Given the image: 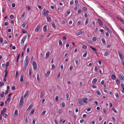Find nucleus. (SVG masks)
<instances>
[{
    "label": "nucleus",
    "mask_w": 124,
    "mask_h": 124,
    "mask_svg": "<svg viewBox=\"0 0 124 124\" xmlns=\"http://www.w3.org/2000/svg\"><path fill=\"white\" fill-rule=\"evenodd\" d=\"M49 13V11L47 10L45 12L43 13V15L45 16H47Z\"/></svg>",
    "instance_id": "f8f14e48"
},
{
    "label": "nucleus",
    "mask_w": 124,
    "mask_h": 124,
    "mask_svg": "<svg viewBox=\"0 0 124 124\" xmlns=\"http://www.w3.org/2000/svg\"><path fill=\"white\" fill-rule=\"evenodd\" d=\"M101 40H102V43H103L104 44H106V42H105V39L104 38H102L101 39Z\"/></svg>",
    "instance_id": "c85d7f7f"
},
{
    "label": "nucleus",
    "mask_w": 124,
    "mask_h": 124,
    "mask_svg": "<svg viewBox=\"0 0 124 124\" xmlns=\"http://www.w3.org/2000/svg\"><path fill=\"white\" fill-rule=\"evenodd\" d=\"M88 100V98L85 97L81 99L80 98H79L78 99L79 103L81 105H83V103H87V101Z\"/></svg>",
    "instance_id": "f257e3e1"
},
{
    "label": "nucleus",
    "mask_w": 124,
    "mask_h": 124,
    "mask_svg": "<svg viewBox=\"0 0 124 124\" xmlns=\"http://www.w3.org/2000/svg\"><path fill=\"white\" fill-rule=\"evenodd\" d=\"M117 18L118 20L120 21L121 22L123 20L121 18L119 17H117Z\"/></svg>",
    "instance_id": "052dcab7"
},
{
    "label": "nucleus",
    "mask_w": 124,
    "mask_h": 124,
    "mask_svg": "<svg viewBox=\"0 0 124 124\" xmlns=\"http://www.w3.org/2000/svg\"><path fill=\"white\" fill-rule=\"evenodd\" d=\"M0 42L1 43L3 42V39L1 37L0 38Z\"/></svg>",
    "instance_id": "4d7b16f0"
},
{
    "label": "nucleus",
    "mask_w": 124,
    "mask_h": 124,
    "mask_svg": "<svg viewBox=\"0 0 124 124\" xmlns=\"http://www.w3.org/2000/svg\"><path fill=\"white\" fill-rule=\"evenodd\" d=\"M50 72L49 71H48L47 72L46 75L48 77V76L50 75Z\"/></svg>",
    "instance_id": "58836bf2"
},
{
    "label": "nucleus",
    "mask_w": 124,
    "mask_h": 124,
    "mask_svg": "<svg viewBox=\"0 0 124 124\" xmlns=\"http://www.w3.org/2000/svg\"><path fill=\"white\" fill-rule=\"evenodd\" d=\"M23 96H22L20 100V101L19 104V106L21 107L23 105L24 103V101H23Z\"/></svg>",
    "instance_id": "f03ea898"
},
{
    "label": "nucleus",
    "mask_w": 124,
    "mask_h": 124,
    "mask_svg": "<svg viewBox=\"0 0 124 124\" xmlns=\"http://www.w3.org/2000/svg\"><path fill=\"white\" fill-rule=\"evenodd\" d=\"M66 100L67 101L68 100L69 95L68 93H66Z\"/></svg>",
    "instance_id": "13d9d810"
},
{
    "label": "nucleus",
    "mask_w": 124,
    "mask_h": 124,
    "mask_svg": "<svg viewBox=\"0 0 124 124\" xmlns=\"http://www.w3.org/2000/svg\"><path fill=\"white\" fill-rule=\"evenodd\" d=\"M87 53L85 52V53L83 55V57L84 58L86 56Z\"/></svg>",
    "instance_id": "bf43d9fd"
},
{
    "label": "nucleus",
    "mask_w": 124,
    "mask_h": 124,
    "mask_svg": "<svg viewBox=\"0 0 124 124\" xmlns=\"http://www.w3.org/2000/svg\"><path fill=\"white\" fill-rule=\"evenodd\" d=\"M4 92L3 91H2V93L0 95V96L1 97H3L4 96Z\"/></svg>",
    "instance_id": "79ce46f5"
},
{
    "label": "nucleus",
    "mask_w": 124,
    "mask_h": 124,
    "mask_svg": "<svg viewBox=\"0 0 124 124\" xmlns=\"http://www.w3.org/2000/svg\"><path fill=\"white\" fill-rule=\"evenodd\" d=\"M89 22V19L88 18H87L86 19L85 23V25H87V23H88V22Z\"/></svg>",
    "instance_id": "2f4dec72"
},
{
    "label": "nucleus",
    "mask_w": 124,
    "mask_h": 124,
    "mask_svg": "<svg viewBox=\"0 0 124 124\" xmlns=\"http://www.w3.org/2000/svg\"><path fill=\"white\" fill-rule=\"evenodd\" d=\"M33 107V106L32 105H30L28 108H27V111H29V110L31 108Z\"/></svg>",
    "instance_id": "dca6fc26"
},
{
    "label": "nucleus",
    "mask_w": 124,
    "mask_h": 124,
    "mask_svg": "<svg viewBox=\"0 0 124 124\" xmlns=\"http://www.w3.org/2000/svg\"><path fill=\"white\" fill-rule=\"evenodd\" d=\"M115 95L116 98H118L119 97V95L117 93H116L115 94Z\"/></svg>",
    "instance_id": "de8ad7c7"
},
{
    "label": "nucleus",
    "mask_w": 124,
    "mask_h": 124,
    "mask_svg": "<svg viewBox=\"0 0 124 124\" xmlns=\"http://www.w3.org/2000/svg\"><path fill=\"white\" fill-rule=\"evenodd\" d=\"M37 80L38 82H40V80L39 79V74H37Z\"/></svg>",
    "instance_id": "bb28decb"
},
{
    "label": "nucleus",
    "mask_w": 124,
    "mask_h": 124,
    "mask_svg": "<svg viewBox=\"0 0 124 124\" xmlns=\"http://www.w3.org/2000/svg\"><path fill=\"white\" fill-rule=\"evenodd\" d=\"M58 98L59 97L58 96H56L55 99L56 101H58L59 100Z\"/></svg>",
    "instance_id": "3c124183"
},
{
    "label": "nucleus",
    "mask_w": 124,
    "mask_h": 124,
    "mask_svg": "<svg viewBox=\"0 0 124 124\" xmlns=\"http://www.w3.org/2000/svg\"><path fill=\"white\" fill-rule=\"evenodd\" d=\"M23 74H22L20 77V81L21 82H22L23 81Z\"/></svg>",
    "instance_id": "4468645a"
},
{
    "label": "nucleus",
    "mask_w": 124,
    "mask_h": 124,
    "mask_svg": "<svg viewBox=\"0 0 124 124\" xmlns=\"http://www.w3.org/2000/svg\"><path fill=\"white\" fill-rule=\"evenodd\" d=\"M29 91H27L26 92L25 94L24 95V98H25L29 93Z\"/></svg>",
    "instance_id": "a211bd4d"
},
{
    "label": "nucleus",
    "mask_w": 124,
    "mask_h": 124,
    "mask_svg": "<svg viewBox=\"0 0 124 124\" xmlns=\"http://www.w3.org/2000/svg\"><path fill=\"white\" fill-rule=\"evenodd\" d=\"M29 62L28 60V56H27L25 58V60L24 61V64H26L27 65H28Z\"/></svg>",
    "instance_id": "423d86ee"
},
{
    "label": "nucleus",
    "mask_w": 124,
    "mask_h": 124,
    "mask_svg": "<svg viewBox=\"0 0 124 124\" xmlns=\"http://www.w3.org/2000/svg\"><path fill=\"white\" fill-rule=\"evenodd\" d=\"M40 26L41 24L40 23L39 24L37 27L35 29V31L36 32H37L39 31V30L40 29Z\"/></svg>",
    "instance_id": "39448f33"
},
{
    "label": "nucleus",
    "mask_w": 124,
    "mask_h": 124,
    "mask_svg": "<svg viewBox=\"0 0 124 124\" xmlns=\"http://www.w3.org/2000/svg\"><path fill=\"white\" fill-rule=\"evenodd\" d=\"M26 8L28 9V11H30L31 9V8L29 6H26Z\"/></svg>",
    "instance_id": "864d4df0"
},
{
    "label": "nucleus",
    "mask_w": 124,
    "mask_h": 124,
    "mask_svg": "<svg viewBox=\"0 0 124 124\" xmlns=\"http://www.w3.org/2000/svg\"><path fill=\"white\" fill-rule=\"evenodd\" d=\"M10 18L11 19H13L14 18V16L13 15H11L9 16Z\"/></svg>",
    "instance_id": "c03bdc74"
},
{
    "label": "nucleus",
    "mask_w": 124,
    "mask_h": 124,
    "mask_svg": "<svg viewBox=\"0 0 124 124\" xmlns=\"http://www.w3.org/2000/svg\"><path fill=\"white\" fill-rule=\"evenodd\" d=\"M98 21L100 25L101 26H102L103 25L102 21L99 19H98Z\"/></svg>",
    "instance_id": "9d476101"
},
{
    "label": "nucleus",
    "mask_w": 124,
    "mask_h": 124,
    "mask_svg": "<svg viewBox=\"0 0 124 124\" xmlns=\"http://www.w3.org/2000/svg\"><path fill=\"white\" fill-rule=\"evenodd\" d=\"M46 110H44L43 112L41 114L42 115H44L46 113Z\"/></svg>",
    "instance_id": "5fc2aeb1"
},
{
    "label": "nucleus",
    "mask_w": 124,
    "mask_h": 124,
    "mask_svg": "<svg viewBox=\"0 0 124 124\" xmlns=\"http://www.w3.org/2000/svg\"><path fill=\"white\" fill-rule=\"evenodd\" d=\"M35 111V110L34 109H33L30 112V114H31V115L33 114L34 113Z\"/></svg>",
    "instance_id": "ea45409f"
},
{
    "label": "nucleus",
    "mask_w": 124,
    "mask_h": 124,
    "mask_svg": "<svg viewBox=\"0 0 124 124\" xmlns=\"http://www.w3.org/2000/svg\"><path fill=\"white\" fill-rule=\"evenodd\" d=\"M69 46V43H67L66 45V47L67 48Z\"/></svg>",
    "instance_id": "0e129e2a"
},
{
    "label": "nucleus",
    "mask_w": 124,
    "mask_h": 124,
    "mask_svg": "<svg viewBox=\"0 0 124 124\" xmlns=\"http://www.w3.org/2000/svg\"><path fill=\"white\" fill-rule=\"evenodd\" d=\"M70 13V11H67V14L65 16V17H66L67 16L69 15V14Z\"/></svg>",
    "instance_id": "37998d69"
},
{
    "label": "nucleus",
    "mask_w": 124,
    "mask_h": 124,
    "mask_svg": "<svg viewBox=\"0 0 124 124\" xmlns=\"http://www.w3.org/2000/svg\"><path fill=\"white\" fill-rule=\"evenodd\" d=\"M92 39L93 41L94 42L96 41L97 40L96 38L95 37H93Z\"/></svg>",
    "instance_id": "c756f323"
},
{
    "label": "nucleus",
    "mask_w": 124,
    "mask_h": 124,
    "mask_svg": "<svg viewBox=\"0 0 124 124\" xmlns=\"http://www.w3.org/2000/svg\"><path fill=\"white\" fill-rule=\"evenodd\" d=\"M44 96V93H43V92H42L41 93V94L40 95V98H42Z\"/></svg>",
    "instance_id": "b1692460"
},
{
    "label": "nucleus",
    "mask_w": 124,
    "mask_h": 124,
    "mask_svg": "<svg viewBox=\"0 0 124 124\" xmlns=\"http://www.w3.org/2000/svg\"><path fill=\"white\" fill-rule=\"evenodd\" d=\"M116 82L117 85H118L120 84V81L119 80L117 79L116 80Z\"/></svg>",
    "instance_id": "393cba45"
},
{
    "label": "nucleus",
    "mask_w": 124,
    "mask_h": 124,
    "mask_svg": "<svg viewBox=\"0 0 124 124\" xmlns=\"http://www.w3.org/2000/svg\"><path fill=\"white\" fill-rule=\"evenodd\" d=\"M7 69H6L5 70V75H4V77H6L8 75V71L7 70Z\"/></svg>",
    "instance_id": "f3484780"
},
{
    "label": "nucleus",
    "mask_w": 124,
    "mask_h": 124,
    "mask_svg": "<svg viewBox=\"0 0 124 124\" xmlns=\"http://www.w3.org/2000/svg\"><path fill=\"white\" fill-rule=\"evenodd\" d=\"M112 110H113V111L115 113H118V112L114 108H113L112 109Z\"/></svg>",
    "instance_id": "7c9ffc66"
},
{
    "label": "nucleus",
    "mask_w": 124,
    "mask_h": 124,
    "mask_svg": "<svg viewBox=\"0 0 124 124\" xmlns=\"http://www.w3.org/2000/svg\"><path fill=\"white\" fill-rule=\"evenodd\" d=\"M62 107L64 108L65 106V104L64 102H62Z\"/></svg>",
    "instance_id": "e433bc0d"
},
{
    "label": "nucleus",
    "mask_w": 124,
    "mask_h": 124,
    "mask_svg": "<svg viewBox=\"0 0 124 124\" xmlns=\"http://www.w3.org/2000/svg\"><path fill=\"white\" fill-rule=\"evenodd\" d=\"M62 39L65 40H66L67 39V38L66 36H64L62 37Z\"/></svg>",
    "instance_id": "603ef678"
},
{
    "label": "nucleus",
    "mask_w": 124,
    "mask_h": 124,
    "mask_svg": "<svg viewBox=\"0 0 124 124\" xmlns=\"http://www.w3.org/2000/svg\"><path fill=\"white\" fill-rule=\"evenodd\" d=\"M18 71H17L16 74V76L15 77L16 78L17 77L18 75Z\"/></svg>",
    "instance_id": "6e6d98bb"
},
{
    "label": "nucleus",
    "mask_w": 124,
    "mask_h": 124,
    "mask_svg": "<svg viewBox=\"0 0 124 124\" xmlns=\"http://www.w3.org/2000/svg\"><path fill=\"white\" fill-rule=\"evenodd\" d=\"M50 54V52H47L46 54V58H47L49 56Z\"/></svg>",
    "instance_id": "6ab92c4d"
},
{
    "label": "nucleus",
    "mask_w": 124,
    "mask_h": 124,
    "mask_svg": "<svg viewBox=\"0 0 124 124\" xmlns=\"http://www.w3.org/2000/svg\"><path fill=\"white\" fill-rule=\"evenodd\" d=\"M96 93L98 95H100L101 94V93L100 91L98 90H97L96 91Z\"/></svg>",
    "instance_id": "a19ab883"
},
{
    "label": "nucleus",
    "mask_w": 124,
    "mask_h": 124,
    "mask_svg": "<svg viewBox=\"0 0 124 124\" xmlns=\"http://www.w3.org/2000/svg\"><path fill=\"white\" fill-rule=\"evenodd\" d=\"M16 5L15 3H13L12 4V6L14 8L15 7Z\"/></svg>",
    "instance_id": "774afa93"
},
{
    "label": "nucleus",
    "mask_w": 124,
    "mask_h": 124,
    "mask_svg": "<svg viewBox=\"0 0 124 124\" xmlns=\"http://www.w3.org/2000/svg\"><path fill=\"white\" fill-rule=\"evenodd\" d=\"M3 115V116H4V117L5 118L7 117V114H4Z\"/></svg>",
    "instance_id": "338daca9"
},
{
    "label": "nucleus",
    "mask_w": 124,
    "mask_h": 124,
    "mask_svg": "<svg viewBox=\"0 0 124 124\" xmlns=\"http://www.w3.org/2000/svg\"><path fill=\"white\" fill-rule=\"evenodd\" d=\"M52 26L54 29H55L56 26L54 23H53L52 24Z\"/></svg>",
    "instance_id": "8fccbe9b"
},
{
    "label": "nucleus",
    "mask_w": 124,
    "mask_h": 124,
    "mask_svg": "<svg viewBox=\"0 0 124 124\" xmlns=\"http://www.w3.org/2000/svg\"><path fill=\"white\" fill-rule=\"evenodd\" d=\"M28 21L27 20H25L23 23L22 24V27L23 28H24L25 27Z\"/></svg>",
    "instance_id": "1a4fd4ad"
},
{
    "label": "nucleus",
    "mask_w": 124,
    "mask_h": 124,
    "mask_svg": "<svg viewBox=\"0 0 124 124\" xmlns=\"http://www.w3.org/2000/svg\"><path fill=\"white\" fill-rule=\"evenodd\" d=\"M27 65L26 64H24V66L23 68V71H24L26 69Z\"/></svg>",
    "instance_id": "5701e85b"
},
{
    "label": "nucleus",
    "mask_w": 124,
    "mask_h": 124,
    "mask_svg": "<svg viewBox=\"0 0 124 124\" xmlns=\"http://www.w3.org/2000/svg\"><path fill=\"white\" fill-rule=\"evenodd\" d=\"M6 111V108H4L1 111L0 115V116H1L2 115H3L4 113Z\"/></svg>",
    "instance_id": "6e6552de"
},
{
    "label": "nucleus",
    "mask_w": 124,
    "mask_h": 124,
    "mask_svg": "<svg viewBox=\"0 0 124 124\" xmlns=\"http://www.w3.org/2000/svg\"><path fill=\"white\" fill-rule=\"evenodd\" d=\"M4 85V83L3 82H1V84H0V86H2L3 85Z\"/></svg>",
    "instance_id": "69168bd1"
},
{
    "label": "nucleus",
    "mask_w": 124,
    "mask_h": 124,
    "mask_svg": "<svg viewBox=\"0 0 124 124\" xmlns=\"http://www.w3.org/2000/svg\"><path fill=\"white\" fill-rule=\"evenodd\" d=\"M9 62H6V69H7V67H8V66H9Z\"/></svg>",
    "instance_id": "c9c22d12"
},
{
    "label": "nucleus",
    "mask_w": 124,
    "mask_h": 124,
    "mask_svg": "<svg viewBox=\"0 0 124 124\" xmlns=\"http://www.w3.org/2000/svg\"><path fill=\"white\" fill-rule=\"evenodd\" d=\"M119 78L121 80H124V76L123 74L121 73L119 74Z\"/></svg>",
    "instance_id": "0eeeda50"
},
{
    "label": "nucleus",
    "mask_w": 124,
    "mask_h": 124,
    "mask_svg": "<svg viewBox=\"0 0 124 124\" xmlns=\"http://www.w3.org/2000/svg\"><path fill=\"white\" fill-rule=\"evenodd\" d=\"M47 21L48 22H50L51 20V19L50 17L48 16H47Z\"/></svg>",
    "instance_id": "4be33fe9"
},
{
    "label": "nucleus",
    "mask_w": 124,
    "mask_h": 124,
    "mask_svg": "<svg viewBox=\"0 0 124 124\" xmlns=\"http://www.w3.org/2000/svg\"><path fill=\"white\" fill-rule=\"evenodd\" d=\"M121 87L122 88L121 89V90L122 93H124V87L123 85V84H121Z\"/></svg>",
    "instance_id": "9b49d317"
},
{
    "label": "nucleus",
    "mask_w": 124,
    "mask_h": 124,
    "mask_svg": "<svg viewBox=\"0 0 124 124\" xmlns=\"http://www.w3.org/2000/svg\"><path fill=\"white\" fill-rule=\"evenodd\" d=\"M20 54H19L18 56L17 57V59H16V62H18V60L19 58L20 57Z\"/></svg>",
    "instance_id": "49530a36"
},
{
    "label": "nucleus",
    "mask_w": 124,
    "mask_h": 124,
    "mask_svg": "<svg viewBox=\"0 0 124 124\" xmlns=\"http://www.w3.org/2000/svg\"><path fill=\"white\" fill-rule=\"evenodd\" d=\"M14 116H17L18 115V110H16L15 112L14 113Z\"/></svg>",
    "instance_id": "412c9836"
},
{
    "label": "nucleus",
    "mask_w": 124,
    "mask_h": 124,
    "mask_svg": "<svg viewBox=\"0 0 124 124\" xmlns=\"http://www.w3.org/2000/svg\"><path fill=\"white\" fill-rule=\"evenodd\" d=\"M82 48L83 49H85L87 48V47L84 44L82 46Z\"/></svg>",
    "instance_id": "72a5a7b5"
},
{
    "label": "nucleus",
    "mask_w": 124,
    "mask_h": 124,
    "mask_svg": "<svg viewBox=\"0 0 124 124\" xmlns=\"http://www.w3.org/2000/svg\"><path fill=\"white\" fill-rule=\"evenodd\" d=\"M31 69H30L29 70V75L30 76H31Z\"/></svg>",
    "instance_id": "680f3d73"
},
{
    "label": "nucleus",
    "mask_w": 124,
    "mask_h": 124,
    "mask_svg": "<svg viewBox=\"0 0 124 124\" xmlns=\"http://www.w3.org/2000/svg\"><path fill=\"white\" fill-rule=\"evenodd\" d=\"M51 66H52V68H51L52 69V70L54 69L55 67V65L54 64H53Z\"/></svg>",
    "instance_id": "09e8293b"
},
{
    "label": "nucleus",
    "mask_w": 124,
    "mask_h": 124,
    "mask_svg": "<svg viewBox=\"0 0 124 124\" xmlns=\"http://www.w3.org/2000/svg\"><path fill=\"white\" fill-rule=\"evenodd\" d=\"M47 26L46 25H45L44 27L43 28V31L45 32H46V31H47V29H46V27H47Z\"/></svg>",
    "instance_id": "aec40b11"
},
{
    "label": "nucleus",
    "mask_w": 124,
    "mask_h": 124,
    "mask_svg": "<svg viewBox=\"0 0 124 124\" xmlns=\"http://www.w3.org/2000/svg\"><path fill=\"white\" fill-rule=\"evenodd\" d=\"M118 54L120 59L123 58V56L120 53H118Z\"/></svg>",
    "instance_id": "f704fd0d"
},
{
    "label": "nucleus",
    "mask_w": 124,
    "mask_h": 124,
    "mask_svg": "<svg viewBox=\"0 0 124 124\" xmlns=\"http://www.w3.org/2000/svg\"><path fill=\"white\" fill-rule=\"evenodd\" d=\"M111 78L113 80H114L116 78V77L115 75L112 74L111 76Z\"/></svg>",
    "instance_id": "ddd939ff"
},
{
    "label": "nucleus",
    "mask_w": 124,
    "mask_h": 124,
    "mask_svg": "<svg viewBox=\"0 0 124 124\" xmlns=\"http://www.w3.org/2000/svg\"><path fill=\"white\" fill-rule=\"evenodd\" d=\"M90 47L91 48L92 50L94 51H97V49L94 48L92 46H90Z\"/></svg>",
    "instance_id": "cd10ccee"
},
{
    "label": "nucleus",
    "mask_w": 124,
    "mask_h": 124,
    "mask_svg": "<svg viewBox=\"0 0 124 124\" xmlns=\"http://www.w3.org/2000/svg\"><path fill=\"white\" fill-rule=\"evenodd\" d=\"M109 53V52L108 51L106 52L104 54V56H106L108 55Z\"/></svg>",
    "instance_id": "a878e982"
},
{
    "label": "nucleus",
    "mask_w": 124,
    "mask_h": 124,
    "mask_svg": "<svg viewBox=\"0 0 124 124\" xmlns=\"http://www.w3.org/2000/svg\"><path fill=\"white\" fill-rule=\"evenodd\" d=\"M59 43L60 46H62V42L60 40H59Z\"/></svg>",
    "instance_id": "4c0bfd02"
},
{
    "label": "nucleus",
    "mask_w": 124,
    "mask_h": 124,
    "mask_svg": "<svg viewBox=\"0 0 124 124\" xmlns=\"http://www.w3.org/2000/svg\"><path fill=\"white\" fill-rule=\"evenodd\" d=\"M22 32L23 33H27V32L24 29L22 30Z\"/></svg>",
    "instance_id": "a18cd8bd"
},
{
    "label": "nucleus",
    "mask_w": 124,
    "mask_h": 124,
    "mask_svg": "<svg viewBox=\"0 0 124 124\" xmlns=\"http://www.w3.org/2000/svg\"><path fill=\"white\" fill-rule=\"evenodd\" d=\"M27 35H25L24 36H23V38H22L21 41V44L22 45H24V42L27 38Z\"/></svg>",
    "instance_id": "7ed1b4c3"
},
{
    "label": "nucleus",
    "mask_w": 124,
    "mask_h": 124,
    "mask_svg": "<svg viewBox=\"0 0 124 124\" xmlns=\"http://www.w3.org/2000/svg\"><path fill=\"white\" fill-rule=\"evenodd\" d=\"M83 33V31H81L78 32V33L77 34V35H79Z\"/></svg>",
    "instance_id": "473e14b6"
},
{
    "label": "nucleus",
    "mask_w": 124,
    "mask_h": 124,
    "mask_svg": "<svg viewBox=\"0 0 124 124\" xmlns=\"http://www.w3.org/2000/svg\"><path fill=\"white\" fill-rule=\"evenodd\" d=\"M83 9L85 11H86L87 10V8L86 7H84L83 8Z\"/></svg>",
    "instance_id": "e2e57ef3"
},
{
    "label": "nucleus",
    "mask_w": 124,
    "mask_h": 124,
    "mask_svg": "<svg viewBox=\"0 0 124 124\" xmlns=\"http://www.w3.org/2000/svg\"><path fill=\"white\" fill-rule=\"evenodd\" d=\"M32 65L34 70H36L37 68V64L36 62H33Z\"/></svg>",
    "instance_id": "20e7f679"
},
{
    "label": "nucleus",
    "mask_w": 124,
    "mask_h": 124,
    "mask_svg": "<svg viewBox=\"0 0 124 124\" xmlns=\"http://www.w3.org/2000/svg\"><path fill=\"white\" fill-rule=\"evenodd\" d=\"M97 81V79L96 78H94L93 79L92 81V83L93 84H95Z\"/></svg>",
    "instance_id": "2eb2a0df"
}]
</instances>
